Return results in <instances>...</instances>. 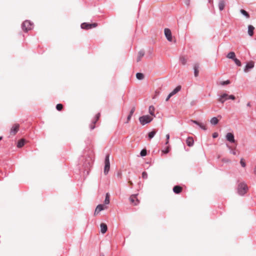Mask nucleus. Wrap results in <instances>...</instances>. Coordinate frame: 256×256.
<instances>
[{
  "label": "nucleus",
  "mask_w": 256,
  "mask_h": 256,
  "mask_svg": "<svg viewBox=\"0 0 256 256\" xmlns=\"http://www.w3.org/2000/svg\"><path fill=\"white\" fill-rule=\"evenodd\" d=\"M248 186L244 182H241L238 185L237 192L240 196H244L248 190Z\"/></svg>",
  "instance_id": "nucleus-1"
},
{
  "label": "nucleus",
  "mask_w": 256,
  "mask_h": 256,
  "mask_svg": "<svg viewBox=\"0 0 256 256\" xmlns=\"http://www.w3.org/2000/svg\"><path fill=\"white\" fill-rule=\"evenodd\" d=\"M33 23L30 20H26L22 24V28L24 32H28L33 28Z\"/></svg>",
  "instance_id": "nucleus-2"
},
{
  "label": "nucleus",
  "mask_w": 256,
  "mask_h": 256,
  "mask_svg": "<svg viewBox=\"0 0 256 256\" xmlns=\"http://www.w3.org/2000/svg\"><path fill=\"white\" fill-rule=\"evenodd\" d=\"M153 120V118L148 115H144L139 118L140 123L144 126Z\"/></svg>",
  "instance_id": "nucleus-3"
},
{
  "label": "nucleus",
  "mask_w": 256,
  "mask_h": 256,
  "mask_svg": "<svg viewBox=\"0 0 256 256\" xmlns=\"http://www.w3.org/2000/svg\"><path fill=\"white\" fill-rule=\"evenodd\" d=\"M109 158H110V155L106 154V158H105V160H104L105 164H104V172L105 175H106L108 174V172L110 170V162Z\"/></svg>",
  "instance_id": "nucleus-4"
},
{
  "label": "nucleus",
  "mask_w": 256,
  "mask_h": 256,
  "mask_svg": "<svg viewBox=\"0 0 256 256\" xmlns=\"http://www.w3.org/2000/svg\"><path fill=\"white\" fill-rule=\"evenodd\" d=\"M98 26L97 23L89 24L86 22H83L81 24L80 27L82 29L89 30L94 28Z\"/></svg>",
  "instance_id": "nucleus-5"
},
{
  "label": "nucleus",
  "mask_w": 256,
  "mask_h": 256,
  "mask_svg": "<svg viewBox=\"0 0 256 256\" xmlns=\"http://www.w3.org/2000/svg\"><path fill=\"white\" fill-rule=\"evenodd\" d=\"M100 113H98L94 118L92 120V123L90 124V130H92L95 128V124L96 123L100 117Z\"/></svg>",
  "instance_id": "nucleus-6"
},
{
  "label": "nucleus",
  "mask_w": 256,
  "mask_h": 256,
  "mask_svg": "<svg viewBox=\"0 0 256 256\" xmlns=\"http://www.w3.org/2000/svg\"><path fill=\"white\" fill-rule=\"evenodd\" d=\"M254 62H253L252 60L250 61L246 64V65L244 67V70L245 72H248L250 70L254 68Z\"/></svg>",
  "instance_id": "nucleus-7"
},
{
  "label": "nucleus",
  "mask_w": 256,
  "mask_h": 256,
  "mask_svg": "<svg viewBox=\"0 0 256 256\" xmlns=\"http://www.w3.org/2000/svg\"><path fill=\"white\" fill-rule=\"evenodd\" d=\"M138 195V194H132V196H130L129 198V200H130V202H131V203L134 204V206L138 205L140 202L139 200L136 198Z\"/></svg>",
  "instance_id": "nucleus-8"
},
{
  "label": "nucleus",
  "mask_w": 256,
  "mask_h": 256,
  "mask_svg": "<svg viewBox=\"0 0 256 256\" xmlns=\"http://www.w3.org/2000/svg\"><path fill=\"white\" fill-rule=\"evenodd\" d=\"M20 128V124H16L12 126L10 130V134L14 136L18 132Z\"/></svg>",
  "instance_id": "nucleus-9"
},
{
  "label": "nucleus",
  "mask_w": 256,
  "mask_h": 256,
  "mask_svg": "<svg viewBox=\"0 0 256 256\" xmlns=\"http://www.w3.org/2000/svg\"><path fill=\"white\" fill-rule=\"evenodd\" d=\"M226 139L228 141L232 143L236 142L234 134L231 132H228L226 136Z\"/></svg>",
  "instance_id": "nucleus-10"
},
{
  "label": "nucleus",
  "mask_w": 256,
  "mask_h": 256,
  "mask_svg": "<svg viewBox=\"0 0 256 256\" xmlns=\"http://www.w3.org/2000/svg\"><path fill=\"white\" fill-rule=\"evenodd\" d=\"M164 34L168 40L171 42L172 40V32L170 29L164 28Z\"/></svg>",
  "instance_id": "nucleus-11"
},
{
  "label": "nucleus",
  "mask_w": 256,
  "mask_h": 256,
  "mask_svg": "<svg viewBox=\"0 0 256 256\" xmlns=\"http://www.w3.org/2000/svg\"><path fill=\"white\" fill-rule=\"evenodd\" d=\"M92 162L90 160H86L84 164V166L85 168V170H84V172H86V174H88V170H90V168L91 166Z\"/></svg>",
  "instance_id": "nucleus-12"
},
{
  "label": "nucleus",
  "mask_w": 256,
  "mask_h": 256,
  "mask_svg": "<svg viewBox=\"0 0 256 256\" xmlns=\"http://www.w3.org/2000/svg\"><path fill=\"white\" fill-rule=\"evenodd\" d=\"M228 94H226V93L223 94H222L220 96L218 100L219 102H221L222 104H224L225 102V101L228 100Z\"/></svg>",
  "instance_id": "nucleus-13"
},
{
  "label": "nucleus",
  "mask_w": 256,
  "mask_h": 256,
  "mask_svg": "<svg viewBox=\"0 0 256 256\" xmlns=\"http://www.w3.org/2000/svg\"><path fill=\"white\" fill-rule=\"evenodd\" d=\"M191 122L192 123L198 125L201 129L206 130V126L202 124V123H200L196 120H190Z\"/></svg>",
  "instance_id": "nucleus-14"
},
{
  "label": "nucleus",
  "mask_w": 256,
  "mask_h": 256,
  "mask_svg": "<svg viewBox=\"0 0 256 256\" xmlns=\"http://www.w3.org/2000/svg\"><path fill=\"white\" fill-rule=\"evenodd\" d=\"M200 65L198 63H196L194 65V75L197 77L198 75Z\"/></svg>",
  "instance_id": "nucleus-15"
},
{
  "label": "nucleus",
  "mask_w": 256,
  "mask_h": 256,
  "mask_svg": "<svg viewBox=\"0 0 256 256\" xmlns=\"http://www.w3.org/2000/svg\"><path fill=\"white\" fill-rule=\"evenodd\" d=\"M100 232L102 234H105L108 230L107 225L104 223H102L100 224Z\"/></svg>",
  "instance_id": "nucleus-16"
},
{
  "label": "nucleus",
  "mask_w": 256,
  "mask_h": 256,
  "mask_svg": "<svg viewBox=\"0 0 256 256\" xmlns=\"http://www.w3.org/2000/svg\"><path fill=\"white\" fill-rule=\"evenodd\" d=\"M182 191V188L180 186H175L173 188V192L176 194H179Z\"/></svg>",
  "instance_id": "nucleus-17"
},
{
  "label": "nucleus",
  "mask_w": 256,
  "mask_h": 256,
  "mask_svg": "<svg viewBox=\"0 0 256 256\" xmlns=\"http://www.w3.org/2000/svg\"><path fill=\"white\" fill-rule=\"evenodd\" d=\"M186 143L188 146H192L194 145V141L192 137H188L186 140Z\"/></svg>",
  "instance_id": "nucleus-18"
},
{
  "label": "nucleus",
  "mask_w": 256,
  "mask_h": 256,
  "mask_svg": "<svg viewBox=\"0 0 256 256\" xmlns=\"http://www.w3.org/2000/svg\"><path fill=\"white\" fill-rule=\"evenodd\" d=\"M144 54L145 52L144 50H142L140 51H139L136 60L137 62H139L140 61L144 55Z\"/></svg>",
  "instance_id": "nucleus-19"
},
{
  "label": "nucleus",
  "mask_w": 256,
  "mask_h": 256,
  "mask_svg": "<svg viewBox=\"0 0 256 256\" xmlns=\"http://www.w3.org/2000/svg\"><path fill=\"white\" fill-rule=\"evenodd\" d=\"M104 210V206L102 204H98L97 206L95 212L94 214H98L100 212Z\"/></svg>",
  "instance_id": "nucleus-20"
},
{
  "label": "nucleus",
  "mask_w": 256,
  "mask_h": 256,
  "mask_svg": "<svg viewBox=\"0 0 256 256\" xmlns=\"http://www.w3.org/2000/svg\"><path fill=\"white\" fill-rule=\"evenodd\" d=\"M218 8L220 10L222 11L225 6V2L224 0H220L218 2Z\"/></svg>",
  "instance_id": "nucleus-21"
},
{
  "label": "nucleus",
  "mask_w": 256,
  "mask_h": 256,
  "mask_svg": "<svg viewBox=\"0 0 256 256\" xmlns=\"http://www.w3.org/2000/svg\"><path fill=\"white\" fill-rule=\"evenodd\" d=\"M254 28L252 25L248 26V34L250 36H252L254 35Z\"/></svg>",
  "instance_id": "nucleus-22"
},
{
  "label": "nucleus",
  "mask_w": 256,
  "mask_h": 256,
  "mask_svg": "<svg viewBox=\"0 0 256 256\" xmlns=\"http://www.w3.org/2000/svg\"><path fill=\"white\" fill-rule=\"evenodd\" d=\"M181 90V86H177L172 92H170V94L173 96L177 92H178Z\"/></svg>",
  "instance_id": "nucleus-23"
},
{
  "label": "nucleus",
  "mask_w": 256,
  "mask_h": 256,
  "mask_svg": "<svg viewBox=\"0 0 256 256\" xmlns=\"http://www.w3.org/2000/svg\"><path fill=\"white\" fill-rule=\"evenodd\" d=\"M155 108L153 106H149L148 112L152 116H155L154 114Z\"/></svg>",
  "instance_id": "nucleus-24"
},
{
  "label": "nucleus",
  "mask_w": 256,
  "mask_h": 256,
  "mask_svg": "<svg viewBox=\"0 0 256 256\" xmlns=\"http://www.w3.org/2000/svg\"><path fill=\"white\" fill-rule=\"evenodd\" d=\"M210 122L212 125H216L218 122V120L216 117H213L211 118Z\"/></svg>",
  "instance_id": "nucleus-25"
},
{
  "label": "nucleus",
  "mask_w": 256,
  "mask_h": 256,
  "mask_svg": "<svg viewBox=\"0 0 256 256\" xmlns=\"http://www.w3.org/2000/svg\"><path fill=\"white\" fill-rule=\"evenodd\" d=\"M25 144V140L24 139H20L18 142L17 147L18 148H22V147Z\"/></svg>",
  "instance_id": "nucleus-26"
},
{
  "label": "nucleus",
  "mask_w": 256,
  "mask_h": 256,
  "mask_svg": "<svg viewBox=\"0 0 256 256\" xmlns=\"http://www.w3.org/2000/svg\"><path fill=\"white\" fill-rule=\"evenodd\" d=\"M226 57L233 60L236 58L235 53L233 52H230L228 54Z\"/></svg>",
  "instance_id": "nucleus-27"
},
{
  "label": "nucleus",
  "mask_w": 256,
  "mask_h": 256,
  "mask_svg": "<svg viewBox=\"0 0 256 256\" xmlns=\"http://www.w3.org/2000/svg\"><path fill=\"white\" fill-rule=\"evenodd\" d=\"M104 204H110V194L108 193H106V194Z\"/></svg>",
  "instance_id": "nucleus-28"
},
{
  "label": "nucleus",
  "mask_w": 256,
  "mask_h": 256,
  "mask_svg": "<svg viewBox=\"0 0 256 256\" xmlns=\"http://www.w3.org/2000/svg\"><path fill=\"white\" fill-rule=\"evenodd\" d=\"M156 134V131H155V130H152V132H149L148 134V138L150 140Z\"/></svg>",
  "instance_id": "nucleus-29"
},
{
  "label": "nucleus",
  "mask_w": 256,
  "mask_h": 256,
  "mask_svg": "<svg viewBox=\"0 0 256 256\" xmlns=\"http://www.w3.org/2000/svg\"><path fill=\"white\" fill-rule=\"evenodd\" d=\"M240 13H241L243 16H246V18H250V14H248V13L246 10H243V9L240 10Z\"/></svg>",
  "instance_id": "nucleus-30"
},
{
  "label": "nucleus",
  "mask_w": 256,
  "mask_h": 256,
  "mask_svg": "<svg viewBox=\"0 0 256 256\" xmlns=\"http://www.w3.org/2000/svg\"><path fill=\"white\" fill-rule=\"evenodd\" d=\"M136 77L137 79H138L139 80H142L144 78V75L143 74H142L141 72H138L136 74Z\"/></svg>",
  "instance_id": "nucleus-31"
},
{
  "label": "nucleus",
  "mask_w": 256,
  "mask_h": 256,
  "mask_svg": "<svg viewBox=\"0 0 256 256\" xmlns=\"http://www.w3.org/2000/svg\"><path fill=\"white\" fill-rule=\"evenodd\" d=\"M170 146H167L166 148H165L164 150H162V154H167L170 152Z\"/></svg>",
  "instance_id": "nucleus-32"
},
{
  "label": "nucleus",
  "mask_w": 256,
  "mask_h": 256,
  "mask_svg": "<svg viewBox=\"0 0 256 256\" xmlns=\"http://www.w3.org/2000/svg\"><path fill=\"white\" fill-rule=\"evenodd\" d=\"M226 147L228 148V149L230 150V152L234 155L236 154V152L234 150H232L231 146H230L228 144H226Z\"/></svg>",
  "instance_id": "nucleus-33"
},
{
  "label": "nucleus",
  "mask_w": 256,
  "mask_h": 256,
  "mask_svg": "<svg viewBox=\"0 0 256 256\" xmlns=\"http://www.w3.org/2000/svg\"><path fill=\"white\" fill-rule=\"evenodd\" d=\"M233 60L234 61V62H235L236 65L238 66H242V64H241L240 61L237 58H235Z\"/></svg>",
  "instance_id": "nucleus-34"
},
{
  "label": "nucleus",
  "mask_w": 256,
  "mask_h": 256,
  "mask_svg": "<svg viewBox=\"0 0 256 256\" xmlns=\"http://www.w3.org/2000/svg\"><path fill=\"white\" fill-rule=\"evenodd\" d=\"M180 60L183 65H185L186 64V60L184 56L180 57Z\"/></svg>",
  "instance_id": "nucleus-35"
},
{
  "label": "nucleus",
  "mask_w": 256,
  "mask_h": 256,
  "mask_svg": "<svg viewBox=\"0 0 256 256\" xmlns=\"http://www.w3.org/2000/svg\"><path fill=\"white\" fill-rule=\"evenodd\" d=\"M146 154H147V152H146V150L145 149H142L140 152V155L142 156H146Z\"/></svg>",
  "instance_id": "nucleus-36"
},
{
  "label": "nucleus",
  "mask_w": 256,
  "mask_h": 256,
  "mask_svg": "<svg viewBox=\"0 0 256 256\" xmlns=\"http://www.w3.org/2000/svg\"><path fill=\"white\" fill-rule=\"evenodd\" d=\"M63 108V106L61 104H58L56 106V108L58 110L60 111Z\"/></svg>",
  "instance_id": "nucleus-37"
},
{
  "label": "nucleus",
  "mask_w": 256,
  "mask_h": 256,
  "mask_svg": "<svg viewBox=\"0 0 256 256\" xmlns=\"http://www.w3.org/2000/svg\"><path fill=\"white\" fill-rule=\"evenodd\" d=\"M230 84V81L229 80H226V81H222L220 82V84L222 86Z\"/></svg>",
  "instance_id": "nucleus-38"
},
{
  "label": "nucleus",
  "mask_w": 256,
  "mask_h": 256,
  "mask_svg": "<svg viewBox=\"0 0 256 256\" xmlns=\"http://www.w3.org/2000/svg\"><path fill=\"white\" fill-rule=\"evenodd\" d=\"M148 174L146 172H143L142 173V177L144 179H146L148 178Z\"/></svg>",
  "instance_id": "nucleus-39"
},
{
  "label": "nucleus",
  "mask_w": 256,
  "mask_h": 256,
  "mask_svg": "<svg viewBox=\"0 0 256 256\" xmlns=\"http://www.w3.org/2000/svg\"><path fill=\"white\" fill-rule=\"evenodd\" d=\"M240 164L243 168H244L246 166V162H244L243 158L240 159Z\"/></svg>",
  "instance_id": "nucleus-40"
},
{
  "label": "nucleus",
  "mask_w": 256,
  "mask_h": 256,
  "mask_svg": "<svg viewBox=\"0 0 256 256\" xmlns=\"http://www.w3.org/2000/svg\"><path fill=\"white\" fill-rule=\"evenodd\" d=\"M229 99L234 100L236 99V97H235V96H234V95H232V94L230 95V96L228 95V100H229Z\"/></svg>",
  "instance_id": "nucleus-41"
},
{
  "label": "nucleus",
  "mask_w": 256,
  "mask_h": 256,
  "mask_svg": "<svg viewBox=\"0 0 256 256\" xmlns=\"http://www.w3.org/2000/svg\"><path fill=\"white\" fill-rule=\"evenodd\" d=\"M135 111V108L134 107H133L132 108V109L130 110V114L132 115L134 113Z\"/></svg>",
  "instance_id": "nucleus-42"
},
{
  "label": "nucleus",
  "mask_w": 256,
  "mask_h": 256,
  "mask_svg": "<svg viewBox=\"0 0 256 256\" xmlns=\"http://www.w3.org/2000/svg\"><path fill=\"white\" fill-rule=\"evenodd\" d=\"M218 133L217 132H214L213 134H212V137L213 138H216L218 136Z\"/></svg>",
  "instance_id": "nucleus-43"
},
{
  "label": "nucleus",
  "mask_w": 256,
  "mask_h": 256,
  "mask_svg": "<svg viewBox=\"0 0 256 256\" xmlns=\"http://www.w3.org/2000/svg\"><path fill=\"white\" fill-rule=\"evenodd\" d=\"M172 96L170 93L169 94L167 98H166V101H168Z\"/></svg>",
  "instance_id": "nucleus-44"
},
{
  "label": "nucleus",
  "mask_w": 256,
  "mask_h": 256,
  "mask_svg": "<svg viewBox=\"0 0 256 256\" xmlns=\"http://www.w3.org/2000/svg\"><path fill=\"white\" fill-rule=\"evenodd\" d=\"M132 116V115L129 114L128 116V118H127V120H128V122H128L131 119V118Z\"/></svg>",
  "instance_id": "nucleus-45"
},
{
  "label": "nucleus",
  "mask_w": 256,
  "mask_h": 256,
  "mask_svg": "<svg viewBox=\"0 0 256 256\" xmlns=\"http://www.w3.org/2000/svg\"><path fill=\"white\" fill-rule=\"evenodd\" d=\"M184 2H185L187 6H188L190 4V0H184Z\"/></svg>",
  "instance_id": "nucleus-46"
},
{
  "label": "nucleus",
  "mask_w": 256,
  "mask_h": 256,
  "mask_svg": "<svg viewBox=\"0 0 256 256\" xmlns=\"http://www.w3.org/2000/svg\"><path fill=\"white\" fill-rule=\"evenodd\" d=\"M117 176H118V177L120 178V177H121V176H122V172H118V174H117Z\"/></svg>",
  "instance_id": "nucleus-47"
},
{
  "label": "nucleus",
  "mask_w": 256,
  "mask_h": 256,
  "mask_svg": "<svg viewBox=\"0 0 256 256\" xmlns=\"http://www.w3.org/2000/svg\"><path fill=\"white\" fill-rule=\"evenodd\" d=\"M166 139L168 140H169V139H170V134H167L166 135Z\"/></svg>",
  "instance_id": "nucleus-48"
},
{
  "label": "nucleus",
  "mask_w": 256,
  "mask_h": 256,
  "mask_svg": "<svg viewBox=\"0 0 256 256\" xmlns=\"http://www.w3.org/2000/svg\"><path fill=\"white\" fill-rule=\"evenodd\" d=\"M254 174H256V166H255V168H254Z\"/></svg>",
  "instance_id": "nucleus-49"
},
{
  "label": "nucleus",
  "mask_w": 256,
  "mask_h": 256,
  "mask_svg": "<svg viewBox=\"0 0 256 256\" xmlns=\"http://www.w3.org/2000/svg\"><path fill=\"white\" fill-rule=\"evenodd\" d=\"M168 142H169V140H166V142H165V144H166V145L168 144Z\"/></svg>",
  "instance_id": "nucleus-50"
},
{
  "label": "nucleus",
  "mask_w": 256,
  "mask_h": 256,
  "mask_svg": "<svg viewBox=\"0 0 256 256\" xmlns=\"http://www.w3.org/2000/svg\"><path fill=\"white\" fill-rule=\"evenodd\" d=\"M247 106H250V102H248L247 104H246Z\"/></svg>",
  "instance_id": "nucleus-51"
},
{
  "label": "nucleus",
  "mask_w": 256,
  "mask_h": 256,
  "mask_svg": "<svg viewBox=\"0 0 256 256\" xmlns=\"http://www.w3.org/2000/svg\"><path fill=\"white\" fill-rule=\"evenodd\" d=\"M129 183L130 184L132 185V182L130 181L129 182Z\"/></svg>",
  "instance_id": "nucleus-52"
},
{
  "label": "nucleus",
  "mask_w": 256,
  "mask_h": 256,
  "mask_svg": "<svg viewBox=\"0 0 256 256\" xmlns=\"http://www.w3.org/2000/svg\"><path fill=\"white\" fill-rule=\"evenodd\" d=\"M2 138V136H0V140H1Z\"/></svg>",
  "instance_id": "nucleus-53"
}]
</instances>
